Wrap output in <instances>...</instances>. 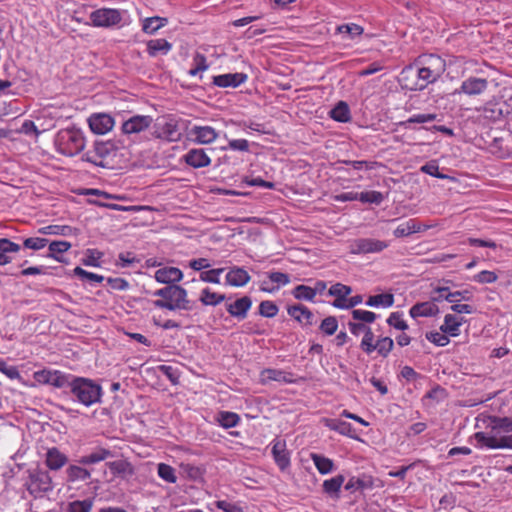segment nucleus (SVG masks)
Wrapping results in <instances>:
<instances>
[{
	"label": "nucleus",
	"mask_w": 512,
	"mask_h": 512,
	"mask_svg": "<svg viewBox=\"0 0 512 512\" xmlns=\"http://www.w3.org/2000/svg\"><path fill=\"white\" fill-rule=\"evenodd\" d=\"M190 134L194 137V141L199 144H210L218 137L217 132L211 126H193Z\"/></svg>",
	"instance_id": "4be33fe9"
},
{
	"label": "nucleus",
	"mask_w": 512,
	"mask_h": 512,
	"mask_svg": "<svg viewBox=\"0 0 512 512\" xmlns=\"http://www.w3.org/2000/svg\"><path fill=\"white\" fill-rule=\"evenodd\" d=\"M223 271H224V268L211 269L208 271L201 272L199 277H200V280L203 282L219 284L220 283L219 276L221 275V273H223Z\"/></svg>",
	"instance_id": "603ef678"
},
{
	"label": "nucleus",
	"mask_w": 512,
	"mask_h": 512,
	"mask_svg": "<svg viewBox=\"0 0 512 512\" xmlns=\"http://www.w3.org/2000/svg\"><path fill=\"white\" fill-rule=\"evenodd\" d=\"M287 312L303 326H312L315 323L313 313L302 304L289 306Z\"/></svg>",
	"instance_id": "412c9836"
},
{
	"label": "nucleus",
	"mask_w": 512,
	"mask_h": 512,
	"mask_svg": "<svg viewBox=\"0 0 512 512\" xmlns=\"http://www.w3.org/2000/svg\"><path fill=\"white\" fill-rule=\"evenodd\" d=\"M67 461V456L57 448L53 447L48 449L45 462L49 469L59 470L67 463Z\"/></svg>",
	"instance_id": "cd10ccee"
},
{
	"label": "nucleus",
	"mask_w": 512,
	"mask_h": 512,
	"mask_svg": "<svg viewBox=\"0 0 512 512\" xmlns=\"http://www.w3.org/2000/svg\"><path fill=\"white\" fill-rule=\"evenodd\" d=\"M66 473L69 482L86 481L91 477L90 471L79 465H70Z\"/></svg>",
	"instance_id": "c9c22d12"
},
{
	"label": "nucleus",
	"mask_w": 512,
	"mask_h": 512,
	"mask_svg": "<svg viewBox=\"0 0 512 512\" xmlns=\"http://www.w3.org/2000/svg\"><path fill=\"white\" fill-rule=\"evenodd\" d=\"M250 279L248 272L240 267L232 268L226 275L227 284L235 287L245 286Z\"/></svg>",
	"instance_id": "a878e982"
},
{
	"label": "nucleus",
	"mask_w": 512,
	"mask_h": 512,
	"mask_svg": "<svg viewBox=\"0 0 512 512\" xmlns=\"http://www.w3.org/2000/svg\"><path fill=\"white\" fill-rule=\"evenodd\" d=\"M471 298L472 294L468 290L451 292L445 296V300L450 303H456L462 300L469 301Z\"/></svg>",
	"instance_id": "680f3d73"
},
{
	"label": "nucleus",
	"mask_w": 512,
	"mask_h": 512,
	"mask_svg": "<svg viewBox=\"0 0 512 512\" xmlns=\"http://www.w3.org/2000/svg\"><path fill=\"white\" fill-rule=\"evenodd\" d=\"M157 470L159 477L162 478L164 481L168 483H176L177 477L175 474V469L173 467L165 463H160L158 464Z\"/></svg>",
	"instance_id": "49530a36"
},
{
	"label": "nucleus",
	"mask_w": 512,
	"mask_h": 512,
	"mask_svg": "<svg viewBox=\"0 0 512 512\" xmlns=\"http://www.w3.org/2000/svg\"><path fill=\"white\" fill-rule=\"evenodd\" d=\"M374 345V333L372 332V329L369 327V329L364 332V336L360 343V348L365 353L371 354L373 351H375Z\"/></svg>",
	"instance_id": "8fccbe9b"
},
{
	"label": "nucleus",
	"mask_w": 512,
	"mask_h": 512,
	"mask_svg": "<svg viewBox=\"0 0 512 512\" xmlns=\"http://www.w3.org/2000/svg\"><path fill=\"white\" fill-rule=\"evenodd\" d=\"M464 322L463 317H457L453 314H446L444 323L441 325L440 330L450 336H458L460 334V326Z\"/></svg>",
	"instance_id": "bb28decb"
},
{
	"label": "nucleus",
	"mask_w": 512,
	"mask_h": 512,
	"mask_svg": "<svg viewBox=\"0 0 512 512\" xmlns=\"http://www.w3.org/2000/svg\"><path fill=\"white\" fill-rule=\"evenodd\" d=\"M387 323L390 326L402 331L408 328L407 323L401 318V314L398 312L391 313L387 319Z\"/></svg>",
	"instance_id": "0e129e2a"
},
{
	"label": "nucleus",
	"mask_w": 512,
	"mask_h": 512,
	"mask_svg": "<svg viewBox=\"0 0 512 512\" xmlns=\"http://www.w3.org/2000/svg\"><path fill=\"white\" fill-rule=\"evenodd\" d=\"M352 317L354 320L360 321L359 323H372L376 320L377 315L374 312L355 309L352 311Z\"/></svg>",
	"instance_id": "3c124183"
},
{
	"label": "nucleus",
	"mask_w": 512,
	"mask_h": 512,
	"mask_svg": "<svg viewBox=\"0 0 512 512\" xmlns=\"http://www.w3.org/2000/svg\"><path fill=\"white\" fill-rule=\"evenodd\" d=\"M185 163L193 168H203L211 164V159L204 149H190L184 156Z\"/></svg>",
	"instance_id": "4468645a"
},
{
	"label": "nucleus",
	"mask_w": 512,
	"mask_h": 512,
	"mask_svg": "<svg viewBox=\"0 0 512 512\" xmlns=\"http://www.w3.org/2000/svg\"><path fill=\"white\" fill-rule=\"evenodd\" d=\"M388 242L373 238H358L351 242L352 254L379 253L388 247Z\"/></svg>",
	"instance_id": "6e6552de"
},
{
	"label": "nucleus",
	"mask_w": 512,
	"mask_h": 512,
	"mask_svg": "<svg viewBox=\"0 0 512 512\" xmlns=\"http://www.w3.org/2000/svg\"><path fill=\"white\" fill-rule=\"evenodd\" d=\"M166 300L154 301V306L161 309L191 310L192 305L187 298V291L179 285H168Z\"/></svg>",
	"instance_id": "39448f33"
},
{
	"label": "nucleus",
	"mask_w": 512,
	"mask_h": 512,
	"mask_svg": "<svg viewBox=\"0 0 512 512\" xmlns=\"http://www.w3.org/2000/svg\"><path fill=\"white\" fill-rule=\"evenodd\" d=\"M248 76L245 73H227L213 77V84L222 87L236 88L247 80Z\"/></svg>",
	"instance_id": "a211bd4d"
},
{
	"label": "nucleus",
	"mask_w": 512,
	"mask_h": 512,
	"mask_svg": "<svg viewBox=\"0 0 512 512\" xmlns=\"http://www.w3.org/2000/svg\"><path fill=\"white\" fill-rule=\"evenodd\" d=\"M337 31L339 33L348 34L350 39H354L355 37L362 35L364 30L361 26L351 23L338 26Z\"/></svg>",
	"instance_id": "864d4df0"
},
{
	"label": "nucleus",
	"mask_w": 512,
	"mask_h": 512,
	"mask_svg": "<svg viewBox=\"0 0 512 512\" xmlns=\"http://www.w3.org/2000/svg\"><path fill=\"white\" fill-rule=\"evenodd\" d=\"M102 257V253L95 249H88L86 258L83 259V264L86 266L98 267V260Z\"/></svg>",
	"instance_id": "338daca9"
},
{
	"label": "nucleus",
	"mask_w": 512,
	"mask_h": 512,
	"mask_svg": "<svg viewBox=\"0 0 512 512\" xmlns=\"http://www.w3.org/2000/svg\"><path fill=\"white\" fill-rule=\"evenodd\" d=\"M154 278L159 283L175 285L182 280L183 273L176 267H163L155 272Z\"/></svg>",
	"instance_id": "aec40b11"
},
{
	"label": "nucleus",
	"mask_w": 512,
	"mask_h": 512,
	"mask_svg": "<svg viewBox=\"0 0 512 512\" xmlns=\"http://www.w3.org/2000/svg\"><path fill=\"white\" fill-rule=\"evenodd\" d=\"M394 342L390 337H382L377 340L374 347L378 354L382 357H387L393 349Z\"/></svg>",
	"instance_id": "a18cd8bd"
},
{
	"label": "nucleus",
	"mask_w": 512,
	"mask_h": 512,
	"mask_svg": "<svg viewBox=\"0 0 512 512\" xmlns=\"http://www.w3.org/2000/svg\"><path fill=\"white\" fill-rule=\"evenodd\" d=\"M171 49L172 44L165 39H153L147 42V51L152 57L159 53L166 55Z\"/></svg>",
	"instance_id": "473e14b6"
},
{
	"label": "nucleus",
	"mask_w": 512,
	"mask_h": 512,
	"mask_svg": "<svg viewBox=\"0 0 512 512\" xmlns=\"http://www.w3.org/2000/svg\"><path fill=\"white\" fill-rule=\"evenodd\" d=\"M358 201L362 203H370L379 205L384 200V196L381 192L378 191H365L358 193Z\"/></svg>",
	"instance_id": "c03bdc74"
},
{
	"label": "nucleus",
	"mask_w": 512,
	"mask_h": 512,
	"mask_svg": "<svg viewBox=\"0 0 512 512\" xmlns=\"http://www.w3.org/2000/svg\"><path fill=\"white\" fill-rule=\"evenodd\" d=\"M168 23V19L164 17L154 16L143 20L142 31L146 34H154L160 28Z\"/></svg>",
	"instance_id": "f704fd0d"
},
{
	"label": "nucleus",
	"mask_w": 512,
	"mask_h": 512,
	"mask_svg": "<svg viewBox=\"0 0 512 512\" xmlns=\"http://www.w3.org/2000/svg\"><path fill=\"white\" fill-rule=\"evenodd\" d=\"M20 249L19 244L12 242L8 238L0 239V253H3L5 256H9V253H17Z\"/></svg>",
	"instance_id": "bf43d9fd"
},
{
	"label": "nucleus",
	"mask_w": 512,
	"mask_h": 512,
	"mask_svg": "<svg viewBox=\"0 0 512 512\" xmlns=\"http://www.w3.org/2000/svg\"><path fill=\"white\" fill-rule=\"evenodd\" d=\"M374 487L373 477L363 474L359 477H351L345 485V490L349 492L371 490Z\"/></svg>",
	"instance_id": "b1692460"
},
{
	"label": "nucleus",
	"mask_w": 512,
	"mask_h": 512,
	"mask_svg": "<svg viewBox=\"0 0 512 512\" xmlns=\"http://www.w3.org/2000/svg\"><path fill=\"white\" fill-rule=\"evenodd\" d=\"M116 146L111 141L96 142L93 151H88L84 155V159L94 165L108 167L109 159L116 155Z\"/></svg>",
	"instance_id": "0eeeda50"
},
{
	"label": "nucleus",
	"mask_w": 512,
	"mask_h": 512,
	"mask_svg": "<svg viewBox=\"0 0 512 512\" xmlns=\"http://www.w3.org/2000/svg\"><path fill=\"white\" fill-rule=\"evenodd\" d=\"M217 421L223 428H232L239 424L240 416L235 412L221 411L217 414Z\"/></svg>",
	"instance_id": "a19ab883"
},
{
	"label": "nucleus",
	"mask_w": 512,
	"mask_h": 512,
	"mask_svg": "<svg viewBox=\"0 0 512 512\" xmlns=\"http://www.w3.org/2000/svg\"><path fill=\"white\" fill-rule=\"evenodd\" d=\"M439 309L433 302L417 303L410 308V316L417 317H430L438 313Z\"/></svg>",
	"instance_id": "c85d7f7f"
},
{
	"label": "nucleus",
	"mask_w": 512,
	"mask_h": 512,
	"mask_svg": "<svg viewBox=\"0 0 512 512\" xmlns=\"http://www.w3.org/2000/svg\"><path fill=\"white\" fill-rule=\"evenodd\" d=\"M49 244L48 258L55 259L58 262H64L60 254L67 252L71 248V243L67 241H52Z\"/></svg>",
	"instance_id": "72a5a7b5"
},
{
	"label": "nucleus",
	"mask_w": 512,
	"mask_h": 512,
	"mask_svg": "<svg viewBox=\"0 0 512 512\" xmlns=\"http://www.w3.org/2000/svg\"><path fill=\"white\" fill-rule=\"evenodd\" d=\"M292 295L298 300L313 301L315 298L312 287L303 284L296 286L292 291Z\"/></svg>",
	"instance_id": "37998d69"
},
{
	"label": "nucleus",
	"mask_w": 512,
	"mask_h": 512,
	"mask_svg": "<svg viewBox=\"0 0 512 512\" xmlns=\"http://www.w3.org/2000/svg\"><path fill=\"white\" fill-rule=\"evenodd\" d=\"M430 227V225H422L415 219H409L408 221L398 225L393 234L397 238L406 237L413 233L427 230Z\"/></svg>",
	"instance_id": "5701e85b"
},
{
	"label": "nucleus",
	"mask_w": 512,
	"mask_h": 512,
	"mask_svg": "<svg viewBox=\"0 0 512 512\" xmlns=\"http://www.w3.org/2000/svg\"><path fill=\"white\" fill-rule=\"evenodd\" d=\"M324 422L325 426L328 427L330 430L336 431L344 436L356 438L354 435V430L350 423L339 419H325Z\"/></svg>",
	"instance_id": "7c9ffc66"
},
{
	"label": "nucleus",
	"mask_w": 512,
	"mask_h": 512,
	"mask_svg": "<svg viewBox=\"0 0 512 512\" xmlns=\"http://www.w3.org/2000/svg\"><path fill=\"white\" fill-rule=\"evenodd\" d=\"M337 328L338 321L334 316L326 317L320 325V330L326 335H333L337 331Z\"/></svg>",
	"instance_id": "4d7b16f0"
},
{
	"label": "nucleus",
	"mask_w": 512,
	"mask_h": 512,
	"mask_svg": "<svg viewBox=\"0 0 512 512\" xmlns=\"http://www.w3.org/2000/svg\"><path fill=\"white\" fill-rule=\"evenodd\" d=\"M415 66L417 67L418 82L411 90H422L428 84L436 82L446 70L445 60L436 54H424L419 56Z\"/></svg>",
	"instance_id": "f03ea898"
},
{
	"label": "nucleus",
	"mask_w": 512,
	"mask_h": 512,
	"mask_svg": "<svg viewBox=\"0 0 512 512\" xmlns=\"http://www.w3.org/2000/svg\"><path fill=\"white\" fill-rule=\"evenodd\" d=\"M38 382L49 384L57 388L70 387L72 376L58 370H42L35 373Z\"/></svg>",
	"instance_id": "9d476101"
},
{
	"label": "nucleus",
	"mask_w": 512,
	"mask_h": 512,
	"mask_svg": "<svg viewBox=\"0 0 512 512\" xmlns=\"http://www.w3.org/2000/svg\"><path fill=\"white\" fill-rule=\"evenodd\" d=\"M152 122L153 119L151 116L135 115L123 122L122 131L126 135L138 134L148 129Z\"/></svg>",
	"instance_id": "9b49d317"
},
{
	"label": "nucleus",
	"mask_w": 512,
	"mask_h": 512,
	"mask_svg": "<svg viewBox=\"0 0 512 512\" xmlns=\"http://www.w3.org/2000/svg\"><path fill=\"white\" fill-rule=\"evenodd\" d=\"M474 439L479 446L489 449L512 448V420L507 417H494L491 419L490 429L475 433Z\"/></svg>",
	"instance_id": "f257e3e1"
},
{
	"label": "nucleus",
	"mask_w": 512,
	"mask_h": 512,
	"mask_svg": "<svg viewBox=\"0 0 512 512\" xmlns=\"http://www.w3.org/2000/svg\"><path fill=\"white\" fill-rule=\"evenodd\" d=\"M498 276L493 271L483 270L473 277V280L478 283H494L497 281Z\"/></svg>",
	"instance_id": "69168bd1"
},
{
	"label": "nucleus",
	"mask_w": 512,
	"mask_h": 512,
	"mask_svg": "<svg viewBox=\"0 0 512 512\" xmlns=\"http://www.w3.org/2000/svg\"><path fill=\"white\" fill-rule=\"evenodd\" d=\"M263 376L268 380L289 382L288 374L282 370L266 369L263 371Z\"/></svg>",
	"instance_id": "052dcab7"
},
{
	"label": "nucleus",
	"mask_w": 512,
	"mask_h": 512,
	"mask_svg": "<svg viewBox=\"0 0 512 512\" xmlns=\"http://www.w3.org/2000/svg\"><path fill=\"white\" fill-rule=\"evenodd\" d=\"M74 275L78 276L82 280H87L90 282L100 283L104 280V277L102 275L88 272V271L82 269L81 267H76L74 269Z\"/></svg>",
	"instance_id": "13d9d810"
},
{
	"label": "nucleus",
	"mask_w": 512,
	"mask_h": 512,
	"mask_svg": "<svg viewBox=\"0 0 512 512\" xmlns=\"http://www.w3.org/2000/svg\"><path fill=\"white\" fill-rule=\"evenodd\" d=\"M445 334L443 332H428L426 333V338L433 344L443 347L449 343V338Z\"/></svg>",
	"instance_id": "e2e57ef3"
},
{
	"label": "nucleus",
	"mask_w": 512,
	"mask_h": 512,
	"mask_svg": "<svg viewBox=\"0 0 512 512\" xmlns=\"http://www.w3.org/2000/svg\"><path fill=\"white\" fill-rule=\"evenodd\" d=\"M49 243L48 239L40 237L26 238L23 242V246L27 249L41 250Z\"/></svg>",
	"instance_id": "5fc2aeb1"
},
{
	"label": "nucleus",
	"mask_w": 512,
	"mask_h": 512,
	"mask_svg": "<svg viewBox=\"0 0 512 512\" xmlns=\"http://www.w3.org/2000/svg\"><path fill=\"white\" fill-rule=\"evenodd\" d=\"M25 485L34 497L53 490V482L49 472L39 467L28 470V479Z\"/></svg>",
	"instance_id": "423d86ee"
},
{
	"label": "nucleus",
	"mask_w": 512,
	"mask_h": 512,
	"mask_svg": "<svg viewBox=\"0 0 512 512\" xmlns=\"http://www.w3.org/2000/svg\"><path fill=\"white\" fill-rule=\"evenodd\" d=\"M311 459L320 474L325 475L334 470L333 461L321 454L312 453Z\"/></svg>",
	"instance_id": "4c0bfd02"
},
{
	"label": "nucleus",
	"mask_w": 512,
	"mask_h": 512,
	"mask_svg": "<svg viewBox=\"0 0 512 512\" xmlns=\"http://www.w3.org/2000/svg\"><path fill=\"white\" fill-rule=\"evenodd\" d=\"M268 278L270 279L271 282L276 283L277 286L273 287V288L263 287L262 290L267 291V292H273V291L277 290L279 287L285 286L290 283L289 275L286 273H283V272H278V271L269 272Z\"/></svg>",
	"instance_id": "79ce46f5"
},
{
	"label": "nucleus",
	"mask_w": 512,
	"mask_h": 512,
	"mask_svg": "<svg viewBox=\"0 0 512 512\" xmlns=\"http://www.w3.org/2000/svg\"><path fill=\"white\" fill-rule=\"evenodd\" d=\"M55 146L57 151L65 156L77 155L85 147L83 133L77 128L60 130L55 137Z\"/></svg>",
	"instance_id": "20e7f679"
},
{
	"label": "nucleus",
	"mask_w": 512,
	"mask_h": 512,
	"mask_svg": "<svg viewBox=\"0 0 512 512\" xmlns=\"http://www.w3.org/2000/svg\"><path fill=\"white\" fill-rule=\"evenodd\" d=\"M112 456H113V454L110 450L99 447L96 450H94L92 453L80 457V459L78 460V463L81 465L96 464V463L104 461Z\"/></svg>",
	"instance_id": "c756f323"
},
{
	"label": "nucleus",
	"mask_w": 512,
	"mask_h": 512,
	"mask_svg": "<svg viewBox=\"0 0 512 512\" xmlns=\"http://www.w3.org/2000/svg\"><path fill=\"white\" fill-rule=\"evenodd\" d=\"M90 20L96 27H111L119 24L122 16L117 9L101 8L90 14Z\"/></svg>",
	"instance_id": "1a4fd4ad"
},
{
	"label": "nucleus",
	"mask_w": 512,
	"mask_h": 512,
	"mask_svg": "<svg viewBox=\"0 0 512 512\" xmlns=\"http://www.w3.org/2000/svg\"><path fill=\"white\" fill-rule=\"evenodd\" d=\"M345 481L344 475H336L330 479L324 480L322 484L323 492L330 498L338 500L340 498L341 487Z\"/></svg>",
	"instance_id": "393cba45"
},
{
	"label": "nucleus",
	"mask_w": 512,
	"mask_h": 512,
	"mask_svg": "<svg viewBox=\"0 0 512 512\" xmlns=\"http://www.w3.org/2000/svg\"><path fill=\"white\" fill-rule=\"evenodd\" d=\"M226 299L224 294H219L211 291L209 288H204L200 294V302L206 306H216Z\"/></svg>",
	"instance_id": "58836bf2"
},
{
	"label": "nucleus",
	"mask_w": 512,
	"mask_h": 512,
	"mask_svg": "<svg viewBox=\"0 0 512 512\" xmlns=\"http://www.w3.org/2000/svg\"><path fill=\"white\" fill-rule=\"evenodd\" d=\"M278 311V306L273 301H262L259 305V314L263 317L273 318Z\"/></svg>",
	"instance_id": "09e8293b"
},
{
	"label": "nucleus",
	"mask_w": 512,
	"mask_h": 512,
	"mask_svg": "<svg viewBox=\"0 0 512 512\" xmlns=\"http://www.w3.org/2000/svg\"><path fill=\"white\" fill-rule=\"evenodd\" d=\"M93 502L90 499L76 500L68 504L67 512H91Z\"/></svg>",
	"instance_id": "de8ad7c7"
},
{
	"label": "nucleus",
	"mask_w": 512,
	"mask_h": 512,
	"mask_svg": "<svg viewBox=\"0 0 512 512\" xmlns=\"http://www.w3.org/2000/svg\"><path fill=\"white\" fill-rule=\"evenodd\" d=\"M394 304V296L391 293H382L370 296L366 301V305L370 307L388 308Z\"/></svg>",
	"instance_id": "e433bc0d"
},
{
	"label": "nucleus",
	"mask_w": 512,
	"mask_h": 512,
	"mask_svg": "<svg viewBox=\"0 0 512 512\" xmlns=\"http://www.w3.org/2000/svg\"><path fill=\"white\" fill-rule=\"evenodd\" d=\"M488 88V81L485 78L469 77L465 79L458 93H464L468 96H476L482 94Z\"/></svg>",
	"instance_id": "ddd939ff"
},
{
	"label": "nucleus",
	"mask_w": 512,
	"mask_h": 512,
	"mask_svg": "<svg viewBox=\"0 0 512 512\" xmlns=\"http://www.w3.org/2000/svg\"><path fill=\"white\" fill-rule=\"evenodd\" d=\"M436 118H437V114H434V113L416 114V115L409 117L406 121H404L402 123V125L414 124V123H417V124L428 123V122H432V121L436 120Z\"/></svg>",
	"instance_id": "6e6d98bb"
},
{
	"label": "nucleus",
	"mask_w": 512,
	"mask_h": 512,
	"mask_svg": "<svg viewBox=\"0 0 512 512\" xmlns=\"http://www.w3.org/2000/svg\"><path fill=\"white\" fill-rule=\"evenodd\" d=\"M0 372L5 374L9 379H19L20 373L15 366H8L6 362L2 359H0Z\"/></svg>",
	"instance_id": "774afa93"
},
{
	"label": "nucleus",
	"mask_w": 512,
	"mask_h": 512,
	"mask_svg": "<svg viewBox=\"0 0 512 512\" xmlns=\"http://www.w3.org/2000/svg\"><path fill=\"white\" fill-rule=\"evenodd\" d=\"M272 455L275 463L281 471H285L290 466V454L286 449V443L282 440H274L272 445Z\"/></svg>",
	"instance_id": "2eb2a0df"
},
{
	"label": "nucleus",
	"mask_w": 512,
	"mask_h": 512,
	"mask_svg": "<svg viewBox=\"0 0 512 512\" xmlns=\"http://www.w3.org/2000/svg\"><path fill=\"white\" fill-rule=\"evenodd\" d=\"M329 116L341 123H347L351 120V112L348 104L344 101H339L334 108L329 112Z\"/></svg>",
	"instance_id": "2f4dec72"
},
{
	"label": "nucleus",
	"mask_w": 512,
	"mask_h": 512,
	"mask_svg": "<svg viewBox=\"0 0 512 512\" xmlns=\"http://www.w3.org/2000/svg\"><path fill=\"white\" fill-rule=\"evenodd\" d=\"M351 292L352 288L342 283H335L328 290V294L335 297L332 305L339 309H347V296L350 295Z\"/></svg>",
	"instance_id": "dca6fc26"
},
{
	"label": "nucleus",
	"mask_w": 512,
	"mask_h": 512,
	"mask_svg": "<svg viewBox=\"0 0 512 512\" xmlns=\"http://www.w3.org/2000/svg\"><path fill=\"white\" fill-rule=\"evenodd\" d=\"M155 134L161 139L177 141L180 138L177 121L170 118L157 123Z\"/></svg>",
	"instance_id": "f8f14e48"
},
{
	"label": "nucleus",
	"mask_w": 512,
	"mask_h": 512,
	"mask_svg": "<svg viewBox=\"0 0 512 512\" xmlns=\"http://www.w3.org/2000/svg\"><path fill=\"white\" fill-rule=\"evenodd\" d=\"M89 126L96 134H105L114 126V119L108 114H94L89 118Z\"/></svg>",
	"instance_id": "f3484780"
},
{
	"label": "nucleus",
	"mask_w": 512,
	"mask_h": 512,
	"mask_svg": "<svg viewBox=\"0 0 512 512\" xmlns=\"http://www.w3.org/2000/svg\"><path fill=\"white\" fill-rule=\"evenodd\" d=\"M70 390L78 402L87 407L101 402L102 388L91 379L72 377Z\"/></svg>",
	"instance_id": "7ed1b4c3"
},
{
	"label": "nucleus",
	"mask_w": 512,
	"mask_h": 512,
	"mask_svg": "<svg viewBox=\"0 0 512 512\" xmlns=\"http://www.w3.org/2000/svg\"><path fill=\"white\" fill-rule=\"evenodd\" d=\"M252 306V300L248 296L237 299L234 303L226 305L227 312L238 320H243L247 317V313Z\"/></svg>",
	"instance_id": "6ab92c4d"
},
{
	"label": "nucleus",
	"mask_w": 512,
	"mask_h": 512,
	"mask_svg": "<svg viewBox=\"0 0 512 512\" xmlns=\"http://www.w3.org/2000/svg\"><path fill=\"white\" fill-rule=\"evenodd\" d=\"M76 229L68 225H48L39 228L38 232L43 235H62L70 236L75 232Z\"/></svg>",
	"instance_id": "ea45409f"
}]
</instances>
